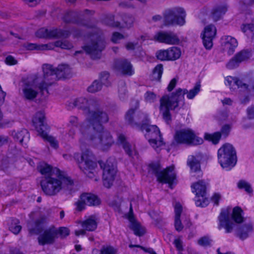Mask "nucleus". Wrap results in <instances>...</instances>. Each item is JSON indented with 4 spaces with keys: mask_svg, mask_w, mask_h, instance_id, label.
Here are the masks:
<instances>
[{
    "mask_svg": "<svg viewBox=\"0 0 254 254\" xmlns=\"http://www.w3.org/2000/svg\"><path fill=\"white\" fill-rule=\"evenodd\" d=\"M128 219L130 222V228L133 231L134 234L138 236H142L145 231L141 228L140 224L135 221L132 216H129Z\"/></svg>",
    "mask_w": 254,
    "mask_h": 254,
    "instance_id": "nucleus-36",
    "label": "nucleus"
},
{
    "mask_svg": "<svg viewBox=\"0 0 254 254\" xmlns=\"http://www.w3.org/2000/svg\"><path fill=\"white\" fill-rule=\"evenodd\" d=\"M102 84L99 80H96L88 87V91L91 93H95L100 91L102 89Z\"/></svg>",
    "mask_w": 254,
    "mask_h": 254,
    "instance_id": "nucleus-43",
    "label": "nucleus"
},
{
    "mask_svg": "<svg viewBox=\"0 0 254 254\" xmlns=\"http://www.w3.org/2000/svg\"><path fill=\"white\" fill-rule=\"evenodd\" d=\"M36 77H43V76L38 74L34 75L31 82L25 84L22 88L23 97L26 100L32 101L37 97L38 92L35 88H38L42 95L44 94V91L47 92L46 90L41 91L38 84L35 82Z\"/></svg>",
    "mask_w": 254,
    "mask_h": 254,
    "instance_id": "nucleus-18",
    "label": "nucleus"
},
{
    "mask_svg": "<svg viewBox=\"0 0 254 254\" xmlns=\"http://www.w3.org/2000/svg\"><path fill=\"white\" fill-rule=\"evenodd\" d=\"M200 84L199 82H197L195 84L194 87L190 89V91L187 90V92L186 93L187 94V97L189 99H192L194 98V97L200 91Z\"/></svg>",
    "mask_w": 254,
    "mask_h": 254,
    "instance_id": "nucleus-40",
    "label": "nucleus"
},
{
    "mask_svg": "<svg viewBox=\"0 0 254 254\" xmlns=\"http://www.w3.org/2000/svg\"><path fill=\"white\" fill-rule=\"evenodd\" d=\"M216 34V28L213 24L206 26L201 34L203 44L206 49L210 50L213 46V40Z\"/></svg>",
    "mask_w": 254,
    "mask_h": 254,
    "instance_id": "nucleus-22",
    "label": "nucleus"
},
{
    "mask_svg": "<svg viewBox=\"0 0 254 254\" xmlns=\"http://www.w3.org/2000/svg\"><path fill=\"white\" fill-rule=\"evenodd\" d=\"M37 169L42 175L45 176L44 177L55 176L63 173L59 169L53 168L51 166L45 163H40L38 166Z\"/></svg>",
    "mask_w": 254,
    "mask_h": 254,
    "instance_id": "nucleus-27",
    "label": "nucleus"
},
{
    "mask_svg": "<svg viewBox=\"0 0 254 254\" xmlns=\"http://www.w3.org/2000/svg\"><path fill=\"white\" fill-rule=\"evenodd\" d=\"M232 127L230 125L226 124L223 126L221 128L220 131H219L221 133V136H223L224 137H227L231 131Z\"/></svg>",
    "mask_w": 254,
    "mask_h": 254,
    "instance_id": "nucleus-52",
    "label": "nucleus"
},
{
    "mask_svg": "<svg viewBox=\"0 0 254 254\" xmlns=\"http://www.w3.org/2000/svg\"><path fill=\"white\" fill-rule=\"evenodd\" d=\"M181 55L179 48L172 47L167 50H161L156 53L157 58L160 61H175Z\"/></svg>",
    "mask_w": 254,
    "mask_h": 254,
    "instance_id": "nucleus-20",
    "label": "nucleus"
},
{
    "mask_svg": "<svg viewBox=\"0 0 254 254\" xmlns=\"http://www.w3.org/2000/svg\"><path fill=\"white\" fill-rule=\"evenodd\" d=\"M14 139L19 142L21 145L26 146L30 139V135L28 131L23 129L20 131H13L11 133Z\"/></svg>",
    "mask_w": 254,
    "mask_h": 254,
    "instance_id": "nucleus-30",
    "label": "nucleus"
},
{
    "mask_svg": "<svg viewBox=\"0 0 254 254\" xmlns=\"http://www.w3.org/2000/svg\"><path fill=\"white\" fill-rule=\"evenodd\" d=\"M238 187L240 189H244L248 193L253 192V189L251 185L244 180H241L238 183Z\"/></svg>",
    "mask_w": 254,
    "mask_h": 254,
    "instance_id": "nucleus-42",
    "label": "nucleus"
},
{
    "mask_svg": "<svg viewBox=\"0 0 254 254\" xmlns=\"http://www.w3.org/2000/svg\"><path fill=\"white\" fill-rule=\"evenodd\" d=\"M221 137V133L219 131L212 134L205 133L204 135V138L205 140L211 141L214 144H216L219 142Z\"/></svg>",
    "mask_w": 254,
    "mask_h": 254,
    "instance_id": "nucleus-39",
    "label": "nucleus"
},
{
    "mask_svg": "<svg viewBox=\"0 0 254 254\" xmlns=\"http://www.w3.org/2000/svg\"><path fill=\"white\" fill-rule=\"evenodd\" d=\"M211 240L207 236L200 238L197 241L198 244L202 247H209L211 246Z\"/></svg>",
    "mask_w": 254,
    "mask_h": 254,
    "instance_id": "nucleus-50",
    "label": "nucleus"
},
{
    "mask_svg": "<svg viewBox=\"0 0 254 254\" xmlns=\"http://www.w3.org/2000/svg\"><path fill=\"white\" fill-rule=\"evenodd\" d=\"M243 211L239 207H234L232 211L228 207L222 209L218 216L220 230L224 228L226 233H230L236 227V224L244 223L238 227L236 230V235L241 240H244L248 238L253 231V224L251 221H247L243 216Z\"/></svg>",
    "mask_w": 254,
    "mask_h": 254,
    "instance_id": "nucleus-1",
    "label": "nucleus"
},
{
    "mask_svg": "<svg viewBox=\"0 0 254 254\" xmlns=\"http://www.w3.org/2000/svg\"><path fill=\"white\" fill-rule=\"evenodd\" d=\"M174 138L177 143L193 145L201 144L203 142L202 138L196 136L194 131L190 128L177 130L174 135Z\"/></svg>",
    "mask_w": 254,
    "mask_h": 254,
    "instance_id": "nucleus-14",
    "label": "nucleus"
},
{
    "mask_svg": "<svg viewBox=\"0 0 254 254\" xmlns=\"http://www.w3.org/2000/svg\"><path fill=\"white\" fill-rule=\"evenodd\" d=\"M224 49L229 55H232L238 46L237 40L230 36H225Z\"/></svg>",
    "mask_w": 254,
    "mask_h": 254,
    "instance_id": "nucleus-32",
    "label": "nucleus"
},
{
    "mask_svg": "<svg viewBox=\"0 0 254 254\" xmlns=\"http://www.w3.org/2000/svg\"><path fill=\"white\" fill-rule=\"evenodd\" d=\"M58 231V235L60 234L62 238H64L69 234V230L66 227H61Z\"/></svg>",
    "mask_w": 254,
    "mask_h": 254,
    "instance_id": "nucleus-60",
    "label": "nucleus"
},
{
    "mask_svg": "<svg viewBox=\"0 0 254 254\" xmlns=\"http://www.w3.org/2000/svg\"><path fill=\"white\" fill-rule=\"evenodd\" d=\"M116 250L111 246H103L101 250V254H116Z\"/></svg>",
    "mask_w": 254,
    "mask_h": 254,
    "instance_id": "nucleus-53",
    "label": "nucleus"
},
{
    "mask_svg": "<svg viewBox=\"0 0 254 254\" xmlns=\"http://www.w3.org/2000/svg\"><path fill=\"white\" fill-rule=\"evenodd\" d=\"M200 158L198 156L191 155L189 157L188 159V164L190 166L191 171L194 172L200 171Z\"/></svg>",
    "mask_w": 254,
    "mask_h": 254,
    "instance_id": "nucleus-35",
    "label": "nucleus"
},
{
    "mask_svg": "<svg viewBox=\"0 0 254 254\" xmlns=\"http://www.w3.org/2000/svg\"><path fill=\"white\" fill-rule=\"evenodd\" d=\"M72 184V181L64 172L55 176L44 177L40 182L42 191L50 196L57 195L63 190L69 189Z\"/></svg>",
    "mask_w": 254,
    "mask_h": 254,
    "instance_id": "nucleus-3",
    "label": "nucleus"
},
{
    "mask_svg": "<svg viewBox=\"0 0 254 254\" xmlns=\"http://www.w3.org/2000/svg\"><path fill=\"white\" fill-rule=\"evenodd\" d=\"M17 220H13L9 226V230L14 234H17L21 230V226Z\"/></svg>",
    "mask_w": 254,
    "mask_h": 254,
    "instance_id": "nucleus-46",
    "label": "nucleus"
},
{
    "mask_svg": "<svg viewBox=\"0 0 254 254\" xmlns=\"http://www.w3.org/2000/svg\"><path fill=\"white\" fill-rule=\"evenodd\" d=\"M92 39L90 44L83 47L85 52L90 55L91 58L95 59L100 58L102 51L105 47L103 38L97 35H92Z\"/></svg>",
    "mask_w": 254,
    "mask_h": 254,
    "instance_id": "nucleus-15",
    "label": "nucleus"
},
{
    "mask_svg": "<svg viewBox=\"0 0 254 254\" xmlns=\"http://www.w3.org/2000/svg\"><path fill=\"white\" fill-rule=\"evenodd\" d=\"M235 57L238 61L241 63L249 59L251 57V54L249 51L244 50L238 53Z\"/></svg>",
    "mask_w": 254,
    "mask_h": 254,
    "instance_id": "nucleus-41",
    "label": "nucleus"
},
{
    "mask_svg": "<svg viewBox=\"0 0 254 254\" xmlns=\"http://www.w3.org/2000/svg\"><path fill=\"white\" fill-rule=\"evenodd\" d=\"M139 108V102L135 101L134 108H130L126 113L125 120L130 126L140 128L141 125L147 121L148 116L138 110Z\"/></svg>",
    "mask_w": 254,
    "mask_h": 254,
    "instance_id": "nucleus-13",
    "label": "nucleus"
},
{
    "mask_svg": "<svg viewBox=\"0 0 254 254\" xmlns=\"http://www.w3.org/2000/svg\"><path fill=\"white\" fill-rule=\"evenodd\" d=\"M235 85L239 89L240 91H247L248 89V85L244 83L243 81L238 78L236 77Z\"/></svg>",
    "mask_w": 254,
    "mask_h": 254,
    "instance_id": "nucleus-49",
    "label": "nucleus"
},
{
    "mask_svg": "<svg viewBox=\"0 0 254 254\" xmlns=\"http://www.w3.org/2000/svg\"><path fill=\"white\" fill-rule=\"evenodd\" d=\"M118 141L122 145L125 152L129 157H132L137 154V151L134 144L128 143L126 140L125 136L123 134H120L118 136Z\"/></svg>",
    "mask_w": 254,
    "mask_h": 254,
    "instance_id": "nucleus-29",
    "label": "nucleus"
},
{
    "mask_svg": "<svg viewBox=\"0 0 254 254\" xmlns=\"http://www.w3.org/2000/svg\"><path fill=\"white\" fill-rule=\"evenodd\" d=\"M186 12L181 7H176L166 10L163 13V23L165 26L185 24Z\"/></svg>",
    "mask_w": 254,
    "mask_h": 254,
    "instance_id": "nucleus-12",
    "label": "nucleus"
},
{
    "mask_svg": "<svg viewBox=\"0 0 254 254\" xmlns=\"http://www.w3.org/2000/svg\"><path fill=\"white\" fill-rule=\"evenodd\" d=\"M43 77H36L35 82L37 83L41 91L46 90L49 94L48 88L55 81L61 78H69L71 76V69L66 64L59 65L56 68L49 64H44L42 66Z\"/></svg>",
    "mask_w": 254,
    "mask_h": 254,
    "instance_id": "nucleus-2",
    "label": "nucleus"
},
{
    "mask_svg": "<svg viewBox=\"0 0 254 254\" xmlns=\"http://www.w3.org/2000/svg\"><path fill=\"white\" fill-rule=\"evenodd\" d=\"M240 63L237 59L234 57L232 58L226 64V66L228 69H233L238 66Z\"/></svg>",
    "mask_w": 254,
    "mask_h": 254,
    "instance_id": "nucleus-54",
    "label": "nucleus"
},
{
    "mask_svg": "<svg viewBox=\"0 0 254 254\" xmlns=\"http://www.w3.org/2000/svg\"><path fill=\"white\" fill-rule=\"evenodd\" d=\"M109 77V74L108 72L104 71L102 72L100 75V82L102 85H104L106 86L110 85L108 81V78Z\"/></svg>",
    "mask_w": 254,
    "mask_h": 254,
    "instance_id": "nucleus-47",
    "label": "nucleus"
},
{
    "mask_svg": "<svg viewBox=\"0 0 254 254\" xmlns=\"http://www.w3.org/2000/svg\"><path fill=\"white\" fill-rule=\"evenodd\" d=\"M58 231L54 227H51L46 230L41 234L38 238L39 245L44 246L45 245L53 244L55 240L58 238Z\"/></svg>",
    "mask_w": 254,
    "mask_h": 254,
    "instance_id": "nucleus-21",
    "label": "nucleus"
},
{
    "mask_svg": "<svg viewBox=\"0 0 254 254\" xmlns=\"http://www.w3.org/2000/svg\"><path fill=\"white\" fill-rule=\"evenodd\" d=\"M236 77L232 76H227L225 78V84L233 88V86L235 85Z\"/></svg>",
    "mask_w": 254,
    "mask_h": 254,
    "instance_id": "nucleus-57",
    "label": "nucleus"
},
{
    "mask_svg": "<svg viewBox=\"0 0 254 254\" xmlns=\"http://www.w3.org/2000/svg\"><path fill=\"white\" fill-rule=\"evenodd\" d=\"M75 13L72 11L67 12L64 15L63 19L65 22H71L73 20L72 18L74 17Z\"/></svg>",
    "mask_w": 254,
    "mask_h": 254,
    "instance_id": "nucleus-56",
    "label": "nucleus"
},
{
    "mask_svg": "<svg viewBox=\"0 0 254 254\" xmlns=\"http://www.w3.org/2000/svg\"><path fill=\"white\" fill-rule=\"evenodd\" d=\"M118 94L121 100L124 101L128 97L126 84L123 81L119 82Z\"/></svg>",
    "mask_w": 254,
    "mask_h": 254,
    "instance_id": "nucleus-38",
    "label": "nucleus"
},
{
    "mask_svg": "<svg viewBox=\"0 0 254 254\" xmlns=\"http://www.w3.org/2000/svg\"><path fill=\"white\" fill-rule=\"evenodd\" d=\"M24 47L29 50H45L52 49L51 46L49 44H37L33 43H27L25 44Z\"/></svg>",
    "mask_w": 254,
    "mask_h": 254,
    "instance_id": "nucleus-37",
    "label": "nucleus"
},
{
    "mask_svg": "<svg viewBox=\"0 0 254 254\" xmlns=\"http://www.w3.org/2000/svg\"><path fill=\"white\" fill-rule=\"evenodd\" d=\"M46 221V218L42 217L36 220L34 222V226L31 223L28 224V228L29 233L31 234H38L42 231V225Z\"/></svg>",
    "mask_w": 254,
    "mask_h": 254,
    "instance_id": "nucleus-31",
    "label": "nucleus"
},
{
    "mask_svg": "<svg viewBox=\"0 0 254 254\" xmlns=\"http://www.w3.org/2000/svg\"><path fill=\"white\" fill-rule=\"evenodd\" d=\"M139 128L142 131L145 130V137L152 147L158 152L159 148L164 144L158 127L155 125H150L145 122Z\"/></svg>",
    "mask_w": 254,
    "mask_h": 254,
    "instance_id": "nucleus-11",
    "label": "nucleus"
},
{
    "mask_svg": "<svg viewBox=\"0 0 254 254\" xmlns=\"http://www.w3.org/2000/svg\"><path fill=\"white\" fill-rule=\"evenodd\" d=\"M83 228L88 231H93L97 227V218L95 216H90L81 224Z\"/></svg>",
    "mask_w": 254,
    "mask_h": 254,
    "instance_id": "nucleus-33",
    "label": "nucleus"
},
{
    "mask_svg": "<svg viewBox=\"0 0 254 254\" xmlns=\"http://www.w3.org/2000/svg\"><path fill=\"white\" fill-rule=\"evenodd\" d=\"M36 35L39 38H67L69 36L70 32L57 28L49 30L45 28H42L36 32Z\"/></svg>",
    "mask_w": 254,
    "mask_h": 254,
    "instance_id": "nucleus-19",
    "label": "nucleus"
},
{
    "mask_svg": "<svg viewBox=\"0 0 254 254\" xmlns=\"http://www.w3.org/2000/svg\"><path fill=\"white\" fill-rule=\"evenodd\" d=\"M55 45L63 49H70L73 47L72 44L66 40L57 41L55 43Z\"/></svg>",
    "mask_w": 254,
    "mask_h": 254,
    "instance_id": "nucleus-45",
    "label": "nucleus"
},
{
    "mask_svg": "<svg viewBox=\"0 0 254 254\" xmlns=\"http://www.w3.org/2000/svg\"><path fill=\"white\" fill-rule=\"evenodd\" d=\"M109 120L108 115L103 110L97 109L94 111L92 110L89 113L88 118L89 127L86 128L84 126H82L81 128L83 127L88 132L92 130H103L104 128L103 124L107 123Z\"/></svg>",
    "mask_w": 254,
    "mask_h": 254,
    "instance_id": "nucleus-10",
    "label": "nucleus"
},
{
    "mask_svg": "<svg viewBox=\"0 0 254 254\" xmlns=\"http://www.w3.org/2000/svg\"><path fill=\"white\" fill-rule=\"evenodd\" d=\"M115 67L117 71L127 75H131L134 70L130 63L126 59L117 60L115 63Z\"/></svg>",
    "mask_w": 254,
    "mask_h": 254,
    "instance_id": "nucleus-25",
    "label": "nucleus"
},
{
    "mask_svg": "<svg viewBox=\"0 0 254 254\" xmlns=\"http://www.w3.org/2000/svg\"><path fill=\"white\" fill-rule=\"evenodd\" d=\"M163 71V65L161 64L157 65L153 70V75L154 78L158 80H159L161 78Z\"/></svg>",
    "mask_w": 254,
    "mask_h": 254,
    "instance_id": "nucleus-44",
    "label": "nucleus"
},
{
    "mask_svg": "<svg viewBox=\"0 0 254 254\" xmlns=\"http://www.w3.org/2000/svg\"><path fill=\"white\" fill-rule=\"evenodd\" d=\"M207 183L204 180L198 181L191 185L192 192L195 193V201L197 206L205 207L208 204V199L205 197Z\"/></svg>",
    "mask_w": 254,
    "mask_h": 254,
    "instance_id": "nucleus-16",
    "label": "nucleus"
},
{
    "mask_svg": "<svg viewBox=\"0 0 254 254\" xmlns=\"http://www.w3.org/2000/svg\"><path fill=\"white\" fill-rule=\"evenodd\" d=\"M81 199L86 203L89 206H95L100 203L99 199L97 196L91 193L83 194L81 195Z\"/></svg>",
    "mask_w": 254,
    "mask_h": 254,
    "instance_id": "nucleus-34",
    "label": "nucleus"
},
{
    "mask_svg": "<svg viewBox=\"0 0 254 254\" xmlns=\"http://www.w3.org/2000/svg\"><path fill=\"white\" fill-rule=\"evenodd\" d=\"M187 92V89L178 88L172 93L171 96L165 95L160 100V111L163 120L169 124L171 121L170 110H175L179 106L180 103L183 106L185 105L184 95Z\"/></svg>",
    "mask_w": 254,
    "mask_h": 254,
    "instance_id": "nucleus-4",
    "label": "nucleus"
},
{
    "mask_svg": "<svg viewBox=\"0 0 254 254\" xmlns=\"http://www.w3.org/2000/svg\"><path fill=\"white\" fill-rule=\"evenodd\" d=\"M175 216V217H180L182 212L183 208L180 203H176L174 206Z\"/></svg>",
    "mask_w": 254,
    "mask_h": 254,
    "instance_id": "nucleus-59",
    "label": "nucleus"
},
{
    "mask_svg": "<svg viewBox=\"0 0 254 254\" xmlns=\"http://www.w3.org/2000/svg\"><path fill=\"white\" fill-rule=\"evenodd\" d=\"M124 38V36L119 32H115L113 34L112 37V41L115 43H117L118 41Z\"/></svg>",
    "mask_w": 254,
    "mask_h": 254,
    "instance_id": "nucleus-61",
    "label": "nucleus"
},
{
    "mask_svg": "<svg viewBox=\"0 0 254 254\" xmlns=\"http://www.w3.org/2000/svg\"><path fill=\"white\" fill-rule=\"evenodd\" d=\"M32 122L39 135L44 139L48 141L51 147L57 149L59 143L56 139L47 134L49 127L45 122V116L43 112H38L35 114L32 119Z\"/></svg>",
    "mask_w": 254,
    "mask_h": 254,
    "instance_id": "nucleus-8",
    "label": "nucleus"
},
{
    "mask_svg": "<svg viewBox=\"0 0 254 254\" xmlns=\"http://www.w3.org/2000/svg\"><path fill=\"white\" fill-rule=\"evenodd\" d=\"M105 22L108 25L113 27H118L120 26V23L119 22H115L114 21V16L112 14H109L107 16Z\"/></svg>",
    "mask_w": 254,
    "mask_h": 254,
    "instance_id": "nucleus-51",
    "label": "nucleus"
},
{
    "mask_svg": "<svg viewBox=\"0 0 254 254\" xmlns=\"http://www.w3.org/2000/svg\"><path fill=\"white\" fill-rule=\"evenodd\" d=\"M241 30L244 33H246L248 30H250L251 32H253L254 31V24H242L241 26Z\"/></svg>",
    "mask_w": 254,
    "mask_h": 254,
    "instance_id": "nucleus-58",
    "label": "nucleus"
},
{
    "mask_svg": "<svg viewBox=\"0 0 254 254\" xmlns=\"http://www.w3.org/2000/svg\"><path fill=\"white\" fill-rule=\"evenodd\" d=\"M218 162L221 166L226 170H230L237 163L236 152L233 146L229 143H225L217 152Z\"/></svg>",
    "mask_w": 254,
    "mask_h": 254,
    "instance_id": "nucleus-7",
    "label": "nucleus"
},
{
    "mask_svg": "<svg viewBox=\"0 0 254 254\" xmlns=\"http://www.w3.org/2000/svg\"><path fill=\"white\" fill-rule=\"evenodd\" d=\"M149 172L154 174L157 180L162 183L168 184L172 189V184L176 179L174 166H171L161 170L160 165L158 162L151 163L149 166Z\"/></svg>",
    "mask_w": 254,
    "mask_h": 254,
    "instance_id": "nucleus-9",
    "label": "nucleus"
},
{
    "mask_svg": "<svg viewBox=\"0 0 254 254\" xmlns=\"http://www.w3.org/2000/svg\"><path fill=\"white\" fill-rule=\"evenodd\" d=\"M129 247L130 248H134V247L140 248V249H141L142 250H143L145 252L149 253L150 254H156V253L152 249L148 248V249H146L145 248H144V247H142V246H141L140 245L130 244L129 245Z\"/></svg>",
    "mask_w": 254,
    "mask_h": 254,
    "instance_id": "nucleus-62",
    "label": "nucleus"
},
{
    "mask_svg": "<svg viewBox=\"0 0 254 254\" xmlns=\"http://www.w3.org/2000/svg\"><path fill=\"white\" fill-rule=\"evenodd\" d=\"M74 105L82 109L85 114H89L92 110L96 108L97 104L93 100H87L85 98L80 97L74 101Z\"/></svg>",
    "mask_w": 254,
    "mask_h": 254,
    "instance_id": "nucleus-26",
    "label": "nucleus"
},
{
    "mask_svg": "<svg viewBox=\"0 0 254 254\" xmlns=\"http://www.w3.org/2000/svg\"><path fill=\"white\" fill-rule=\"evenodd\" d=\"M83 137L90 141L91 143L100 147L103 150L108 149L114 143L110 133L103 128V130L86 131L83 127L80 128Z\"/></svg>",
    "mask_w": 254,
    "mask_h": 254,
    "instance_id": "nucleus-6",
    "label": "nucleus"
},
{
    "mask_svg": "<svg viewBox=\"0 0 254 254\" xmlns=\"http://www.w3.org/2000/svg\"><path fill=\"white\" fill-rule=\"evenodd\" d=\"M97 166L95 157L91 151L88 149L83 152L81 161L79 163V167L85 174L92 173V171Z\"/></svg>",
    "mask_w": 254,
    "mask_h": 254,
    "instance_id": "nucleus-17",
    "label": "nucleus"
},
{
    "mask_svg": "<svg viewBox=\"0 0 254 254\" xmlns=\"http://www.w3.org/2000/svg\"><path fill=\"white\" fill-rule=\"evenodd\" d=\"M187 92V89L178 88L172 93L171 96L165 95L160 100V111L163 120L169 124L171 121L170 110H175L179 106L180 103L183 106L185 105L184 95Z\"/></svg>",
    "mask_w": 254,
    "mask_h": 254,
    "instance_id": "nucleus-5",
    "label": "nucleus"
},
{
    "mask_svg": "<svg viewBox=\"0 0 254 254\" xmlns=\"http://www.w3.org/2000/svg\"><path fill=\"white\" fill-rule=\"evenodd\" d=\"M5 63L9 65H14L17 64V61L13 57L8 56L6 58Z\"/></svg>",
    "mask_w": 254,
    "mask_h": 254,
    "instance_id": "nucleus-64",
    "label": "nucleus"
},
{
    "mask_svg": "<svg viewBox=\"0 0 254 254\" xmlns=\"http://www.w3.org/2000/svg\"><path fill=\"white\" fill-rule=\"evenodd\" d=\"M177 79L175 78H173L170 82L168 87H167V90L169 92H171L172 91L174 88L175 87L177 83Z\"/></svg>",
    "mask_w": 254,
    "mask_h": 254,
    "instance_id": "nucleus-63",
    "label": "nucleus"
},
{
    "mask_svg": "<svg viewBox=\"0 0 254 254\" xmlns=\"http://www.w3.org/2000/svg\"><path fill=\"white\" fill-rule=\"evenodd\" d=\"M174 225L175 229L177 231L180 232L183 230L184 226L181 221L180 217H175Z\"/></svg>",
    "mask_w": 254,
    "mask_h": 254,
    "instance_id": "nucleus-55",
    "label": "nucleus"
},
{
    "mask_svg": "<svg viewBox=\"0 0 254 254\" xmlns=\"http://www.w3.org/2000/svg\"><path fill=\"white\" fill-rule=\"evenodd\" d=\"M154 39L159 42L169 45L178 44L180 42L177 36L171 32H158L154 36Z\"/></svg>",
    "mask_w": 254,
    "mask_h": 254,
    "instance_id": "nucleus-23",
    "label": "nucleus"
},
{
    "mask_svg": "<svg viewBox=\"0 0 254 254\" xmlns=\"http://www.w3.org/2000/svg\"><path fill=\"white\" fill-rule=\"evenodd\" d=\"M116 169L113 165H105L103 168V180L105 187L109 188L113 185L116 174Z\"/></svg>",
    "mask_w": 254,
    "mask_h": 254,
    "instance_id": "nucleus-24",
    "label": "nucleus"
},
{
    "mask_svg": "<svg viewBox=\"0 0 254 254\" xmlns=\"http://www.w3.org/2000/svg\"><path fill=\"white\" fill-rule=\"evenodd\" d=\"M144 98L146 102L153 103L156 100V95L152 91H147L144 95Z\"/></svg>",
    "mask_w": 254,
    "mask_h": 254,
    "instance_id": "nucleus-48",
    "label": "nucleus"
},
{
    "mask_svg": "<svg viewBox=\"0 0 254 254\" xmlns=\"http://www.w3.org/2000/svg\"><path fill=\"white\" fill-rule=\"evenodd\" d=\"M228 9V5L226 2H221L216 5L212 10L211 17L215 21L219 20L224 15Z\"/></svg>",
    "mask_w": 254,
    "mask_h": 254,
    "instance_id": "nucleus-28",
    "label": "nucleus"
}]
</instances>
